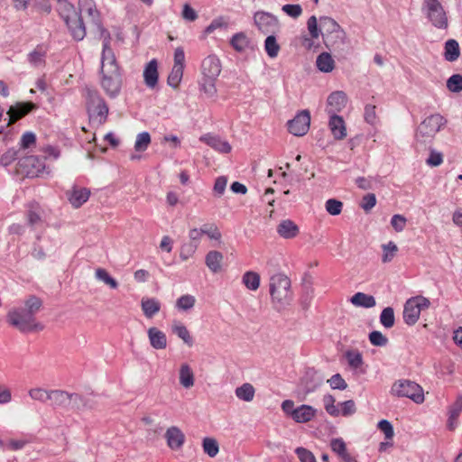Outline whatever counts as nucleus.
<instances>
[{
	"label": "nucleus",
	"mask_w": 462,
	"mask_h": 462,
	"mask_svg": "<svg viewBox=\"0 0 462 462\" xmlns=\"http://www.w3.org/2000/svg\"><path fill=\"white\" fill-rule=\"evenodd\" d=\"M101 35L104 37V41L101 55L100 86L109 97H116L122 88V74L110 46L111 37L109 32L102 30Z\"/></svg>",
	"instance_id": "obj_1"
},
{
	"label": "nucleus",
	"mask_w": 462,
	"mask_h": 462,
	"mask_svg": "<svg viewBox=\"0 0 462 462\" xmlns=\"http://www.w3.org/2000/svg\"><path fill=\"white\" fill-rule=\"evenodd\" d=\"M42 306V300L30 295L23 302V307L13 308L6 315L7 323L22 333L42 331L44 326L37 321L36 314Z\"/></svg>",
	"instance_id": "obj_2"
},
{
	"label": "nucleus",
	"mask_w": 462,
	"mask_h": 462,
	"mask_svg": "<svg viewBox=\"0 0 462 462\" xmlns=\"http://www.w3.org/2000/svg\"><path fill=\"white\" fill-rule=\"evenodd\" d=\"M446 124L447 120L440 114L437 113L427 116L416 130V142L421 144L430 143Z\"/></svg>",
	"instance_id": "obj_3"
},
{
	"label": "nucleus",
	"mask_w": 462,
	"mask_h": 462,
	"mask_svg": "<svg viewBox=\"0 0 462 462\" xmlns=\"http://www.w3.org/2000/svg\"><path fill=\"white\" fill-rule=\"evenodd\" d=\"M390 393L393 396L398 398L411 399L417 404H421L425 400L422 387L417 383L407 379L395 381L391 387Z\"/></svg>",
	"instance_id": "obj_4"
},
{
	"label": "nucleus",
	"mask_w": 462,
	"mask_h": 462,
	"mask_svg": "<svg viewBox=\"0 0 462 462\" xmlns=\"http://www.w3.org/2000/svg\"><path fill=\"white\" fill-rule=\"evenodd\" d=\"M87 108L90 120L97 125H103L106 121L108 106L103 97L96 89H86Z\"/></svg>",
	"instance_id": "obj_5"
},
{
	"label": "nucleus",
	"mask_w": 462,
	"mask_h": 462,
	"mask_svg": "<svg viewBox=\"0 0 462 462\" xmlns=\"http://www.w3.org/2000/svg\"><path fill=\"white\" fill-rule=\"evenodd\" d=\"M18 174L27 178H37L50 171L45 165L44 160L35 155H27L19 159L16 166Z\"/></svg>",
	"instance_id": "obj_6"
},
{
	"label": "nucleus",
	"mask_w": 462,
	"mask_h": 462,
	"mask_svg": "<svg viewBox=\"0 0 462 462\" xmlns=\"http://www.w3.org/2000/svg\"><path fill=\"white\" fill-rule=\"evenodd\" d=\"M291 282L282 273L273 274L270 279V294L274 302L281 306L288 304L291 300Z\"/></svg>",
	"instance_id": "obj_7"
},
{
	"label": "nucleus",
	"mask_w": 462,
	"mask_h": 462,
	"mask_svg": "<svg viewBox=\"0 0 462 462\" xmlns=\"http://www.w3.org/2000/svg\"><path fill=\"white\" fill-rule=\"evenodd\" d=\"M421 10L434 27L438 29L448 28V15L439 0H424Z\"/></svg>",
	"instance_id": "obj_8"
},
{
	"label": "nucleus",
	"mask_w": 462,
	"mask_h": 462,
	"mask_svg": "<svg viewBox=\"0 0 462 462\" xmlns=\"http://www.w3.org/2000/svg\"><path fill=\"white\" fill-rule=\"evenodd\" d=\"M205 66L208 70V79L206 80L204 79V95H207L208 97H213L217 93L215 80L221 72V63L217 56L210 55L204 60V67ZM204 76H206L205 73Z\"/></svg>",
	"instance_id": "obj_9"
},
{
	"label": "nucleus",
	"mask_w": 462,
	"mask_h": 462,
	"mask_svg": "<svg viewBox=\"0 0 462 462\" xmlns=\"http://www.w3.org/2000/svg\"><path fill=\"white\" fill-rule=\"evenodd\" d=\"M430 300L422 296L409 299L403 308V320L409 325H414L420 319V312L430 307Z\"/></svg>",
	"instance_id": "obj_10"
},
{
	"label": "nucleus",
	"mask_w": 462,
	"mask_h": 462,
	"mask_svg": "<svg viewBox=\"0 0 462 462\" xmlns=\"http://www.w3.org/2000/svg\"><path fill=\"white\" fill-rule=\"evenodd\" d=\"M253 19L257 29L264 34L275 33L280 30L278 18L271 13L257 11L254 14Z\"/></svg>",
	"instance_id": "obj_11"
},
{
	"label": "nucleus",
	"mask_w": 462,
	"mask_h": 462,
	"mask_svg": "<svg viewBox=\"0 0 462 462\" xmlns=\"http://www.w3.org/2000/svg\"><path fill=\"white\" fill-rule=\"evenodd\" d=\"M310 125V115L308 110L299 112L293 119L288 122L289 132L295 136L305 135Z\"/></svg>",
	"instance_id": "obj_12"
},
{
	"label": "nucleus",
	"mask_w": 462,
	"mask_h": 462,
	"mask_svg": "<svg viewBox=\"0 0 462 462\" xmlns=\"http://www.w3.org/2000/svg\"><path fill=\"white\" fill-rule=\"evenodd\" d=\"M43 215L44 212L38 204L32 203L28 206L25 219L31 229L37 230L45 228L46 225Z\"/></svg>",
	"instance_id": "obj_13"
},
{
	"label": "nucleus",
	"mask_w": 462,
	"mask_h": 462,
	"mask_svg": "<svg viewBox=\"0 0 462 462\" xmlns=\"http://www.w3.org/2000/svg\"><path fill=\"white\" fill-rule=\"evenodd\" d=\"M53 407H66L71 402H81L82 398L78 393H69L62 390H50L49 400Z\"/></svg>",
	"instance_id": "obj_14"
},
{
	"label": "nucleus",
	"mask_w": 462,
	"mask_h": 462,
	"mask_svg": "<svg viewBox=\"0 0 462 462\" xmlns=\"http://www.w3.org/2000/svg\"><path fill=\"white\" fill-rule=\"evenodd\" d=\"M347 96L344 91H334L327 98L326 112L328 115H337L347 105Z\"/></svg>",
	"instance_id": "obj_15"
},
{
	"label": "nucleus",
	"mask_w": 462,
	"mask_h": 462,
	"mask_svg": "<svg viewBox=\"0 0 462 462\" xmlns=\"http://www.w3.org/2000/svg\"><path fill=\"white\" fill-rule=\"evenodd\" d=\"M64 20L75 40L80 41L85 37L86 30L83 22L79 15L73 10L72 6L69 8V14H68Z\"/></svg>",
	"instance_id": "obj_16"
},
{
	"label": "nucleus",
	"mask_w": 462,
	"mask_h": 462,
	"mask_svg": "<svg viewBox=\"0 0 462 462\" xmlns=\"http://www.w3.org/2000/svg\"><path fill=\"white\" fill-rule=\"evenodd\" d=\"M36 108L37 106L31 101L17 102L15 105L11 106L7 111L9 116L7 126L14 124Z\"/></svg>",
	"instance_id": "obj_17"
},
{
	"label": "nucleus",
	"mask_w": 462,
	"mask_h": 462,
	"mask_svg": "<svg viewBox=\"0 0 462 462\" xmlns=\"http://www.w3.org/2000/svg\"><path fill=\"white\" fill-rule=\"evenodd\" d=\"M319 25L320 28L324 31V37H329L332 34H337V41H346V32L333 18L328 16L319 17Z\"/></svg>",
	"instance_id": "obj_18"
},
{
	"label": "nucleus",
	"mask_w": 462,
	"mask_h": 462,
	"mask_svg": "<svg viewBox=\"0 0 462 462\" xmlns=\"http://www.w3.org/2000/svg\"><path fill=\"white\" fill-rule=\"evenodd\" d=\"M328 116V125L334 139L337 141L345 139L347 135V130L344 118L338 115Z\"/></svg>",
	"instance_id": "obj_19"
},
{
	"label": "nucleus",
	"mask_w": 462,
	"mask_h": 462,
	"mask_svg": "<svg viewBox=\"0 0 462 462\" xmlns=\"http://www.w3.org/2000/svg\"><path fill=\"white\" fill-rule=\"evenodd\" d=\"M164 438L167 446L172 450H179L182 448L185 442L184 433L176 426H171L167 429Z\"/></svg>",
	"instance_id": "obj_20"
},
{
	"label": "nucleus",
	"mask_w": 462,
	"mask_h": 462,
	"mask_svg": "<svg viewBox=\"0 0 462 462\" xmlns=\"http://www.w3.org/2000/svg\"><path fill=\"white\" fill-rule=\"evenodd\" d=\"M143 76L144 84L148 88L153 89L157 87L159 81V72L158 62L155 59H152L145 65Z\"/></svg>",
	"instance_id": "obj_21"
},
{
	"label": "nucleus",
	"mask_w": 462,
	"mask_h": 462,
	"mask_svg": "<svg viewBox=\"0 0 462 462\" xmlns=\"http://www.w3.org/2000/svg\"><path fill=\"white\" fill-rule=\"evenodd\" d=\"M462 411V393L457 395L455 402L448 407L447 428L453 431L458 425V417Z\"/></svg>",
	"instance_id": "obj_22"
},
{
	"label": "nucleus",
	"mask_w": 462,
	"mask_h": 462,
	"mask_svg": "<svg viewBox=\"0 0 462 462\" xmlns=\"http://www.w3.org/2000/svg\"><path fill=\"white\" fill-rule=\"evenodd\" d=\"M317 415V410L310 405L302 404L296 407L291 418L297 423H307L312 420Z\"/></svg>",
	"instance_id": "obj_23"
},
{
	"label": "nucleus",
	"mask_w": 462,
	"mask_h": 462,
	"mask_svg": "<svg viewBox=\"0 0 462 462\" xmlns=\"http://www.w3.org/2000/svg\"><path fill=\"white\" fill-rule=\"evenodd\" d=\"M279 236L284 239H292L299 235V226L291 219L282 220L276 228Z\"/></svg>",
	"instance_id": "obj_24"
},
{
	"label": "nucleus",
	"mask_w": 462,
	"mask_h": 462,
	"mask_svg": "<svg viewBox=\"0 0 462 462\" xmlns=\"http://www.w3.org/2000/svg\"><path fill=\"white\" fill-rule=\"evenodd\" d=\"M223 254L215 250L209 251L205 257V263L213 273H219L223 271Z\"/></svg>",
	"instance_id": "obj_25"
},
{
	"label": "nucleus",
	"mask_w": 462,
	"mask_h": 462,
	"mask_svg": "<svg viewBox=\"0 0 462 462\" xmlns=\"http://www.w3.org/2000/svg\"><path fill=\"white\" fill-rule=\"evenodd\" d=\"M148 337L151 346L155 349H164L167 346V337L164 332L157 328L148 329Z\"/></svg>",
	"instance_id": "obj_26"
},
{
	"label": "nucleus",
	"mask_w": 462,
	"mask_h": 462,
	"mask_svg": "<svg viewBox=\"0 0 462 462\" xmlns=\"http://www.w3.org/2000/svg\"><path fill=\"white\" fill-rule=\"evenodd\" d=\"M204 143H206L208 146H210L215 151L221 153H228L231 152V145L226 142L221 140L219 137L207 134L204 136Z\"/></svg>",
	"instance_id": "obj_27"
},
{
	"label": "nucleus",
	"mask_w": 462,
	"mask_h": 462,
	"mask_svg": "<svg viewBox=\"0 0 462 462\" xmlns=\"http://www.w3.org/2000/svg\"><path fill=\"white\" fill-rule=\"evenodd\" d=\"M141 308L144 316L152 319L161 310V303L154 298H143L141 300Z\"/></svg>",
	"instance_id": "obj_28"
},
{
	"label": "nucleus",
	"mask_w": 462,
	"mask_h": 462,
	"mask_svg": "<svg viewBox=\"0 0 462 462\" xmlns=\"http://www.w3.org/2000/svg\"><path fill=\"white\" fill-rule=\"evenodd\" d=\"M46 53V48L42 45H38L28 54V61L35 68L43 67L45 65Z\"/></svg>",
	"instance_id": "obj_29"
},
{
	"label": "nucleus",
	"mask_w": 462,
	"mask_h": 462,
	"mask_svg": "<svg viewBox=\"0 0 462 462\" xmlns=\"http://www.w3.org/2000/svg\"><path fill=\"white\" fill-rule=\"evenodd\" d=\"M350 302L356 307L373 308L375 306L376 301L374 296L365 294L364 292H356L350 298Z\"/></svg>",
	"instance_id": "obj_30"
},
{
	"label": "nucleus",
	"mask_w": 462,
	"mask_h": 462,
	"mask_svg": "<svg viewBox=\"0 0 462 462\" xmlns=\"http://www.w3.org/2000/svg\"><path fill=\"white\" fill-rule=\"evenodd\" d=\"M230 45L235 51L244 52L249 48L250 39L245 32H240L232 36Z\"/></svg>",
	"instance_id": "obj_31"
},
{
	"label": "nucleus",
	"mask_w": 462,
	"mask_h": 462,
	"mask_svg": "<svg viewBox=\"0 0 462 462\" xmlns=\"http://www.w3.org/2000/svg\"><path fill=\"white\" fill-rule=\"evenodd\" d=\"M90 191L86 188L74 189L69 197L70 204L78 208L89 199Z\"/></svg>",
	"instance_id": "obj_32"
},
{
	"label": "nucleus",
	"mask_w": 462,
	"mask_h": 462,
	"mask_svg": "<svg viewBox=\"0 0 462 462\" xmlns=\"http://www.w3.org/2000/svg\"><path fill=\"white\" fill-rule=\"evenodd\" d=\"M236 398L240 401L250 402L255 395V389L250 383H244L235 391Z\"/></svg>",
	"instance_id": "obj_33"
},
{
	"label": "nucleus",
	"mask_w": 462,
	"mask_h": 462,
	"mask_svg": "<svg viewBox=\"0 0 462 462\" xmlns=\"http://www.w3.org/2000/svg\"><path fill=\"white\" fill-rule=\"evenodd\" d=\"M204 235L210 241V246L217 247L222 244V235L219 228L215 224H208L204 227Z\"/></svg>",
	"instance_id": "obj_34"
},
{
	"label": "nucleus",
	"mask_w": 462,
	"mask_h": 462,
	"mask_svg": "<svg viewBox=\"0 0 462 462\" xmlns=\"http://www.w3.org/2000/svg\"><path fill=\"white\" fill-rule=\"evenodd\" d=\"M180 383L184 388H190L194 385V374L192 369L187 364H182L179 373Z\"/></svg>",
	"instance_id": "obj_35"
},
{
	"label": "nucleus",
	"mask_w": 462,
	"mask_h": 462,
	"mask_svg": "<svg viewBox=\"0 0 462 462\" xmlns=\"http://www.w3.org/2000/svg\"><path fill=\"white\" fill-rule=\"evenodd\" d=\"M316 65L320 71L328 73L334 69L335 61L329 53L322 52L317 57Z\"/></svg>",
	"instance_id": "obj_36"
},
{
	"label": "nucleus",
	"mask_w": 462,
	"mask_h": 462,
	"mask_svg": "<svg viewBox=\"0 0 462 462\" xmlns=\"http://www.w3.org/2000/svg\"><path fill=\"white\" fill-rule=\"evenodd\" d=\"M460 50L458 42L456 40L450 39L445 43L444 57L445 60L453 62L458 59Z\"/></svg>",
	"instance_id": "obj_37"
},
{
	"label": "nucleus",
	"mask_w": 462,
	"mask_h": 462,
	"mask_svg": "<svg viewBox=\"0 0 462 462\" xmlns=\"http://www.w3.org/2000/svg\"><path fill=\"white\" fill-rule=\"evenodd\" d=\"M243 284L250 291H256L260 286V275L253 271L245 272L242 277Z\"/></svg>",
	"instance_id": "obj_38"
},
{
	"label": "nucleus",
	"mask_w": 462,
	"mask_h": 462,
	"mask_svg": "<svg viewBox=\"0 0 462 462\" xmlns=\"http://www.w3.org/2000/svg\"><path fill=\"white\" fill-rule=\"evenodd\" d=\"M280 49V44L277 42V39L273 33L268 35L264 41V51L266 54L271 59H274L278 56Z\"/></svg>",
	"instance_id": "obj_39"
},
{
	"label": "nucleus",
	"mask_w": 462,
	"mask_h": 462,
	"mask_svg": "<svg viewBox=\"0 0 462 462\" xmlns=\"http://www.w3.org/2000/svg\"><path fill=\"white\" fill-rule=\"evenodd\" d=\"M322 402L326 411L329 415L334 417H337L340 415L338 404H335L336 399L334 396H332L331 394H326L323 396Z\"/></svg>",
	"instance_id": "obj_40"
},
{
	"label": "nucleus",
	"mask_w": 462,
	"mask_h": 462,
	"mask_svg": "<svg viewBox=\"0 0 462 462\" xmlns=\"http://www.w3.org/2000/svg\"><path fill=\"white\" fill-rule=\"evenodd\" d=\"M394 312L391 307L384 308L380 314V322L385 328H391L394 325Z\"/></svg>",
	"instance_id": "obj_41"
},
{
	"label": "nucleus",
	"mask_w": 462,
	"mask_h": 462,
	"mask_svg": "<svg viewBox=\"0 0 462 462\" xmlns=\"http://www.w3.org/2000/svg\"><path fill=\"white\" fill-rule=\"evenodd\" d=\"M382 248H383V255H382L383 263L391 262L394 258V256L398 251L397 245L392 241L388 242L387 244L383 245Z\"/></svg>",
	"instance_id": "obj_42"
},
{
	"label": "nucleus",
	"mask_w": 462,
	"mask_h": 462,
	"mask_svg": "<svg viewBox=\"0 0 462 462\" xmlns=\"http://www.w3.org/2000/svg\"><path fill=\"white\" fill-rule=\"evenodd\" d=\"M219 452V444L214 438H204V453L215 457Z\"/></svg>",
	"instance_id": "obj_43"
},
{
	"label": "nucleus",
	"mask_w": 462,
	"mask_h": 462,
	"mask_svg": "<svg viewBox=\"0 0 462 462\" xmlns=\"http://www.w3.org/2000/svg\"><path fill=\"white\" fill-rule=\"evenodd\" d=\"M346 358L349 366L353 369H358L363 365L362 354L356 350L347 351L346 353Z\"/></svg>",
	"instance_id": "obj_44"
},
{
	"label": "nucleus",
	"mask_w": 462,
	"mask_h": 462,
	"mask_svg": "<svg viewBox=\"0 0 462 462\" xmlns=\"http://www.w3.org/2000/svg\"><path fill=\"white\" fill-rule=\"evenodd\" d=\"M172 332L181 338L187 345H192V338L189 336L188 329L180 322H176L172 325Z\"/></svg>",
	"instance_id": "obj_45"
},
{
	"label": "nucleus",
	"mask_w": 462,
	"mask_h": 462,
	"mask_svg": "<svg viewBox=\"0 0 462 462\" xmlns=\"http://www.w3.org/2000/svg\"><path fill=\"white\" fill-rule=\"evenodd\" d=\"M183 69L184 68L178 66L172 67L167 79V82L171 87L176 88L179 86L182 79Z\"/></svg>",
	"instance_id": "obj_46"
},
{
	"label": "nucleus",
	"mask_w": 462,
	"mask_h": 462,
	"mask_svg": "<svg viewBox=\"0 0 462 462\" xmlns=\"http://www.w3.org/2000/svg\"><path fill=\"white\" fill-rule=\"evenodd\" d=\"M50 390L43 389L42 387H34L28 391L30 398L33 401L41 402H46L49 400Z\"/></svg>",
	"instance_id": "obj_47"
},
{
	"label": "nucleus",
	"mask_w": 462,
	"mask_h": 462,
	"mask_svg": "<svg viewBox=\"0 0 462 462\" xmlns=\"http://www.w3.org/2000/svg\"><path fill=\"white\" fill-rule=\"evenodd\" d=\"M96 277L112 289H116L118 286V282L109 275L106 270L103 268H98L96 270Z\"/></svg>",
	"instance_id": "obj_48"
},
{
	"label": "nucleus",
	"mask_w": 462,
	"mask_h": 462,
	"mask_svg": "<svg viewBox=\"0 0 462 462\" xmlns=\"http://www.w3.org/2000/svg\"><path fill=\"white\" fill-rule=\"evenodd\" d=\"M447 88L453 93H459L462 91V75L454 74L447 80Z\"/></svg>",
	"instance_id": "obj_49"
},
{
	"label": "nucleus",
	"mask_w": 462,
	"mask_h": 462,
	"mask_svg": "<svg viewBox=\"0 0 462 462\" xmlns=\"http://www.w3.org/2000/svg\"><path fill=\"white\" fill-rule=\"evenodd\" d=\"M36 145V135L32 132H25L19 142V147L23 150H27Z\"/></svg>",
	"instance_id": "obj_50"
},
{
	"label": "nucleus",
	"mask_w": 462,
	"mask_h": 462,
	"mask_svg": "<svg viewBox=\"0 0 462 462\" xmlns=\"http://www.w3.org/2000/svg\"><path fill=\"white\" fill-rule=\"evenodd\" d=\"M79 9L81 14H87L93 18L97 13L94 0H79Z\"/></svg>",
	"instance_id": "obj_51"
},
{
	"label": "nucleus",
	"mask_w": 462,
	"mask_h": 462,
	"mask_svg": "<svg viewBox=\"0 0 462 462\" xmlns=\"http://www.w3.org/2000/svg\"><path fill=\"white\" fill-rule=\"evenodd\" d=\"M196 300L191 295H182L176 301V308L179 310H189L194 307Z\"/></svg>",
	"instance_id": "obj_52"
},
{
	"label": "nucleus",
	"mask_w": 462,
	"mask_h": 462,
	"mask_svg": "<svg viewBox=\"0 0 462 462\" xmlns=\"http://www.w3.org/2000/svg\"><path fill=\"white\" fill-rule=\"evenodd\" d=\"M325 208L331 216H337L342 212L343 203L336 199H329L325 203Z\"/></svg>",
	"instance_id": "obj_53"
},
{
	"label": "nucleus",
	"mask_w": 462,
	"mask_h": 462,
	"mask_svg": "<svg viewBox=\"0 0 462 462\" xmlns=\"http://www.w3.org/2000/svg\"><path fill=\"white\" fill-rule=\"evenodd\" d=\"M151 143L150 134L147 132H143L136 136L134 149L138 152L145 151Z\"/></svg>",
	"instance_id": "obj_54"
},
{
	"label": "nucleus",
	"mask_w": 462,
	"mask_h": 462,
	"mask_svg": "<svg viewBox=\"0 0 462 462\" xmlns=\"http://www.w3.org/2000/svg\"><path fill=\"white\" fill-rule=\"evenodd\" d=\"M18 157V151L14 148H10L0 155V164L8 166L13 163Z\"/></svg>",
	"instance_id": "obj_55"
},
{
	"label": "nucleus",
	"mask_w": 462,
	"mask_h": 462,
	"mask_svg": "<svg viewBox=\"0 0 462 462\" xmlns=\"http://www.w3.org/2000/svg\"><path fill=\"white\" fill-rule=\"evenodd\" d=\"M338 408L340 411V415L345 416V417L353 415L356 411V403L353 400H348V401H346L343 402H339Z\"/></svg>",
	"instance_id": "obj_56"
},
{
	"label": "nucleus",
	"mask_w": 462,
	"mask_h": 462,
	"mask_svg": "<svg viewBox=\"0 0 462 462\" xmlns=\"http://www.w3.org/2000/svg\"><path fill=\"white\" fill-rule=\"evenodd\" d=\"M369 340L373 346H384L388 343V338L382 332L374 330L369 334Z\"/></svg>",
	"instance_id": "obj_57"
},
{
	"label": "nucleus",
	"mask_w": 462,
	"mask_h": 462,
	"mask_svg": "<svg viewBox=\"0 0 462 462\" xmlns=\"http://www.w3.org/2000/svg\"><path fill=\"white\" fill-rule=\"evenodd\" d=\"M330 448L338 457L347 452L346 442L341 438L331 439Z\"/></svg>",
	"instance_id": "obj_58"
},
{
	"label": "nucleus",
	"mask_w": 462,
	"mask_h": 462,
	"mask_svg": "<svg viewBox=\"0 0 462 462\" xmlns=\"http://www.w3.org/2000/svg\"><path fill=\"white\" fill-rule=\"evenodd\" d=\"M407 218L400 214H395L391 218V226L396 232H402L405 229Z\"/></svg>",
	"instance_id": "obj_59"
},
{
	"label": "nucleus",
	"mask_w": 462,
	"mask_h": 462,
	"mask_svg": "<svg viewBox=\"0 0 462 462\" xmlns=\"http://www.w3.org/2000/svg\"><path fill=\"white\" fill-rule=\"evenodd\" d=\"M282 12H284L288 16L291 18H298L302 14V7L300 5L295 4V5H284L282 7Z\"/></svg>",
	"instance_id": "obj_60"
},
{
	"label": "nucleus",
	"mask_w": 462,
	"mask_h": 462,
	"mask_svg": "<svg viewBox=\"0 0 462 462\" xmlns=\"http://www.w3.org/2000/svg\"><path fill=\"white\" fill-rule=\"evenodd\" d=\"M307 28L311 38H319L321 29L318 26V19L315 15L310 16L307 21Z\"/></svg>",
	"instance_id": "obj_61"
},
{
	"label": "nucleus",
	"mask_w": 462,
	"mask_h": 462,
	"mask_svg": "<svg viewBox=\"0 0 462 462\" xmlns=\"http://www.w3.org/2000/svg\"><path fill=\"white\" fill-rule=\"evenodd\" d=\"M328 383L332 389L345 390L347 387V383L339 374L332 375Z\"/></svg>",
	"instance_id": "obj_62"
},
{
	"label": "nucleus",
	"mask_w": 462,
	"mask_h": 462,
	"mask_svg": "<svg viewBox=\"0 0 462 462\" xmlns=\"http://www.w3.org/2000/svg\"><path fill=\"white\" fill-rule=\"evenodd\" d=\"M378 429L384 434L386 439H392L394 435L393 428L387 420H382L378 422Z\"/></svg>",
	"instance_id": "obj_63"
},
{
	"label": "nucleus",
	"mask_w": 462,
	"mask_h": 462,
	"mask_svg": "<svg viewBox=\"0 0 462 462\" xmlns=\"http://www.w3.org/2000/svg\"><path fill=\"white\" fill-rule=\"evenodd\" d=\"M295 453L297 454L300 462H316V458L313 453L307 448H297L295 449Z\"/></svg>",
	"instance_id": "obj_64"
}]
</instances>
